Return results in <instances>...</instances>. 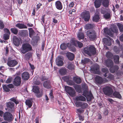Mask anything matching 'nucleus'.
I'll use <instances>...</instances> for the list:
<instances>
[{"label":"nucleus","mask_w":123,"mask_h":123,"mask_svg":"<svg viewBox=\"0 0 123 123\" xmlns=\"http://www.w3.org/2000/svg\"><path fill=\"white\" fill-rule=\"evenodd\" d=\"M106 66L109 67H110V71L111 73H113L117 70L118 69V67L117 66L113 67V62L112 60L108 59L106 62Z\"/></svg>","instance_id":"obj_1"},{"label":"nucleus","mask_w":123,"mask_h":123,"mask_svg":"<svg viewBox=\"0 0 123 123\" xmlns=\"http://www.w3.org/2000/svg\"><path fill=\"white\" fill-rule=\"evenodd\" d=\"M113 88V86H106L103 89V91L104 93L106 95L112 97V94L113 91L112 88Z\"/></svg>","instance_id":"obj_2"},{"label":"nucleus","mask_w":123,"mask_h":123,"mask_svg":"<svg viewBox=\"0 0 123 123\" xmlns=\"http://www.w3.org/2000/svg\"><path fill=\"white\" fill-rule=\"evenodd\" d=\"M84 51L86 53L90 56L95 54L96 52L95 48L93 46L85 48Z\"/></svg>","instance_id":"obj_3"},{"label":"nucleus","mask_w":123,"mask_h":123,"mask_svg":"<svg viewBox=\"0 0 123 123\" xmlns=\"http://www.w3.org/2000/svg\"><path fill=\"white\" fill-rule=\"evenodd\" d=\"M31 49V46L29 43H24L22 45L20 51L22 53L25 54Z\"/></svg>","instance_id":"obj_4"},{"label":"nucleus","mask_w":123,"mask_h":123,"mask_svg":"<svg viewBox=\"0 0 123 123\" xmlns=\"http://www.w3.org/2000/svg\"><path fill=\"white\" fill-rule=\"evenodd\" d=\"M3 117L5 121L8 122L12 121L14 119L13 116L12 114L8 112H6L4 113Z\"/></svg>","instance_id":"obj_5"},{"label":"nucleus","mask_w":123,"mask_h":123,"mask_svg":"<svg viewBox=\"0 0 123 123\" xmlns=\"http://www.w3.org/2000/svg\"><path fill=\"white\" fill-rule=\"evenodd\" d=\"M65 89L66 92L70 96L74 97L75 95L76 92L72 88L68 86H65Z\"/></svg>","instance_id":"obj_6"},{"label":"nucleus","mask_w":123,"mask_h":123,"mask_svg":"<svg viewBox=\"0 0 123 123\" xmlns=\"http://www.w3.org/2000/svg\"><path fill=\"white\" fill-rule=\"evenodd\" d=\"M81 17L82 18H84L85 21H88L90 18L89 12L88 11H86L82 13Z\"/></svg>","instance_id":"obj_7"},{"label":"nucleus","mask_w":123,"mask_h":123,"mask_svg":"<svg viewBox=\"0 0 123 123\" xmlns=\"http://www.w3.org/2000/svg\"><path fill=\"white\" fill-rule=\"evenodd\" d=\"M63 58L62 57L58 56L56 60V63L57 65L59 67L62 66L64 63L63 62Z\"/></svg>","instance_id":"obj_8"},{"label":"nucleus","mask_w":123,"mask_h":123,"mask_svg":"<svg viewBox=\"0 0 123 123\" xmlns=\"http://www.w3.org/2000/svg\"><path fill=\"white\" fill-rule=\"evenodd\" d=\"M104 32L110 36L111 37H112L113 36V34L114 32H115L113 30V29L111 28H110L109 29L107 28H105L104 29ZM117 30H115V32H117Z\"/></svg>","instance_id":"obj_9"},{"label":"nucleus","mask_w":123,"mask_h":123,"mask_svg":"<svg viewBox=\"0 0 123 123\" xmlns=\"http://www.w3.org/2000/svg\"><path fill=\"white\" fill-rule=\"evenodd\" d=\"M86 34L91 40H94L96 37L95 33L94 31H88L87 32Z\"/></svg>","instance_id":"obj_10"},{"label":"nucleus","mask_w":123,"mask_h":123,"mask_svg":"<svg viewBox=\"0 0 123 123\" xmlns=\"http://www.w3.org/2000/svg\"><path fill=\"white\" fill-rule=\"evenodd\" d=\"M14 103L11 102H8L6 103V105L9 110V111L12 112L14 111Z\"/></svg>","instance_id":"obj_11"},{"label":"nucleus","mask_w":123,"mask_h":123,"mask_svg":"<svg viewBox=\"0 0 123 123\" xmlns=\"http://www.w3.org/2000/svg\"><path fill=\"white\" fill-rule=\"evenodd\" d=\"M71 44H72L75 46H77L80 48L82 47L83 46L82 43L78 41L75 40L74 39H72L70 41Z\"/></svg>","instance_id":"obj_12"},{"label":"nucleus","mask_w":123,"mask_h":123,"mask_svg":"<svg viewBox=\"0 0 123 123\" xmlns=\"http://www.w3.org/2000/svg\"><path fill=\"white\" fill-rule=\"evenodd\" d=\"M13 40L14 45L17 46H18L21 42V39L16 36L14 37Z\"/></svg>","instance_id":"obj_13"},{"label":"nucleus","mask_w":123,"mask_h":123,"mask_svg":"<svg viewBox=\"0 0 123 123\" xmlns=\"http://www.w3.org/2000/svg\"><path fill=\"white\" fill-rule=\"evenodd\" d=\"M108 38H106L103 39V40L104 43L107 45L110 46L111 44V42H112L113 40L110 37H108Z\"/></svg>","instance_id":"obj_14"},{"label":"nucleus","mask_w":123,"mask_h":123,"mask_svg":"<svg viewBox=\"0 0 123 123\" xmlns=\"http://www.w3.org/2000/svg\"><path fill=\"white\" fill-rule=\"evenodd\" d=\"M39 88L36 86H33V91L34 93L37 94L36 96L38 97H41L42 95V94L39 93Z\"/></svg>","instance_id":"obj_15"},{"label":"nucleus","mask_w":123,"mask_h":123,"mask_svg":"<svg viewBox=\"0 0 123 123\" xmlns=\"http://www.w3.org/2000/svg\"><path fill=\"white\" fill-rule=\"evenodd\" d=\"M14 84L16 86H19L21 84V78L19 76H17L15 78Z\"/></svg>","instance_id":"obj_16"},{"label":"nucleus","mask_w":123,"mask_h":123,"mask_svg":"<svg viewBox=\"0 0 123 123\" xmlns=\"http://www.w3.org/2000/svg\"><path fill=\"white\" fill-rule=\"evenodd\" d=\"M17 63L16 60H12L8 61L7 64L9 66L13 67L17 65Z\"/></svg>","instance_id":"obj_17"},{"label":"nucleus","mask_w":123,"mask_h":123,"mask_svg":"<svg viewBox=\"0 0 123 123\" xmlns=\"http://www.w3.org/2000/svg\"><path fill=\"white\" fill-rule=\"evenodd\" d=\"M22 77L23 79L25 80H27L29 77V74L26 72H25L22 73Z\"/></svg>","instance_id":"obj_18"},{"label":"nucleus","mask_w":123,"mask_h":123,"mask_svg":"<svg viewBox=\"0 0 123 123\" xmlns=\"http://www.w3.org/2000/svg\"><path fill=\"white\" fill-rule=\"evenodd\" d=\"M68 46V47L71 48L72 47L71 45H70V43H68L67 45L65 43H63L61 44L60 46V48L62 50L65 49Z\"/></svg>","instance_id":"obj_19"},{"label":"nucleus","mask_w":123,"mask_h":123,"mask_svg":"<svg viewBox=\"0 0 123 123\" xmlns=\"http://www.w3.org/2000/svg\"><path fill=\"white\" fill-rule=\"evenodd\" d=\"M112 96L114 97L120 99L121 98V96L119 93L117 92H115L113 93Z\"/></svg>","instance_id":"obj_20"},{"label":"nucleus","mask_w":123,"mask_h":123,"mask_svg":"<svg viewBox=\"0 0 123 123\" xmlns=\"http://www.w3.org/2000/svg\"><path fill=\"white\" fill-rule=\"evenodd\" d=\"M56 7L59 10H61L62 8V6L61 2L59 1H57L55 3Z\"/></svg>","instance_id":"obj_21"},{"label":"nucleus","mask_w":123,"mask_h":123,"mask_svg":"<svg viewBox=\"0 0 123 123\" xmlns=\"http://www.w3.org/2000/svg\"><path fill=\"white\" fill-rule=\"evenodd\" d=\"M102 0H96L94 2L95 6L96 8L99 7L101 5Z\"/></svg>","instance_id":"obj_22"},{"label":"nucleus","mask_w":123,"mask_h":123,"mask_svg":"<svg viewBox=\"0 0 123 123\" xmlns=\"http://www.w3.org/2000/svg\"><path fill=\"white\" fill-rule=\"evenodd\" d=\"M75 99L77 101H85L86 100V98L81 95H79L76 97Z\"/></svg>","instance_id":"obj_23"},{"label":"nucleus","mask_w":123,"mask_h":123,"mask_svg":"<svg viewBox=\"0 0 123 123\" xmlns=\"http://www.w3.org/2000/svg\"><path fill=\"white\" fill-rule=\"evenodd\" d=\"M99 67L98 65L96 64L93 68L92 70L94 71L95 73H98L99 71Z\"/></svg>","instance_id":"obj_24"},{"label":"nucleus","mask_w":123,"mask_h":123,"mask_svg":"<svg viewBox=\"0 0 123 123\" xmlns=\"http://www.w3.org/2000/svg\"><path fill=\"white\" fill-rule=\"evenodd\" d=\"M95 80L96 81L99 83H101L103 82V80L102 78L98 76H96Z\"/></svg>","instance_id":"obj_25"},{"label":"nucleus","mask_w":123,"mask_h":123,"mask_svg":"<svg viewBox=\"0 0 123 123\" xmlns=\"http://www.w3.org/2000/svg\"><path fill=\"white\" fill-rule=\"evenodd\" d=\"M16 27L20 29L27 28L26 26L22 24H18L16 25Z\"/></svg>","instance_id":"obj_26"},{"label":"nucleus","mask_w":123,"mask_h":123,"mask_svg":"<svg viewBox=\"0 0 123 123\" xmlns=\"http://www.w3.org/2000/svg\"><path fill=\"white\" fill-rule=\"evenodd\" d=\"M83 95L86 97L87 100L88 101H90L92 98V97L91 95H88L87 94H85V92L83 93Z\"/></svg>","instance_id":"obj_27"},{"label":"nucleus","mask_w":123,"mask_h":123,"mask_svg":"<svg viewBox=\"0 0 123 123\" xmlns=\"http://www.w3.org/2000/svg\"><path fill=\"white\" fill-rule=\"evenodd\" d=\"M59 73L61 75H64L67 73V71L65 68H61L59 70Z\"/></svg>","instance_id":"obj_28"},{"label":"nucleus","mask_w":123,"mask_h":123,"mask_svg":"<svg viewBox=\"0 0 123 123\" xmlns=\"http://www.w3.org/2000/svg\"><path fill=\"white\" fill-rule=\"evenodd\" d=\"M44 86L47 88H49L50 87V83L49 81L45 82L43 84Z\"/></svg>","instance_id":"obj_29"},{"label":"nucleus","mask_w":123,"mask_h":123,"mask_svg":"<svg viewBox=\"0 0 123 123\" xmlns=\"http://www.w3.org/2000/svg\"><path fill=\"white\" fill-rule=\"evenodd\" d=\"M73 79L75 82L77 84L80 83L81 82V80L78 77H73Z\"/></svg>","instance_id":"obj_30"},{"label":"nucleus","mask_w":123,"mask_h":123,"mask_svg":"<svg viewBox=\"0 0 123 123\" xmlns=\"http://www.w3.org/2000/svg\"><path fill=\"white\" fill-rule=\"evenodd\" d=\"M94 26L93 25L91 24H87L85 26V29L88 30L92 28Z\"/></svg>","instance_id":"obj_31"},{"label":"nucleus","mask_w":123,"mask_h":123,"mask_svg":"<svg viewBox=\"0 0 123 123\" xmlns=\"http://www.w3.org/2000/svg\"><path fill=\"white\" fill-rule=\"evenodd\" d=\"M68 59L70 60H72L74 58V55L73 54L69 53L68 54Z\"/></svg>","instance_id":"obj_32"},{"label":"nucleus","mask_w":123,"mask_h":123,"mask_svg":"<svg viewBox=\"0 0 123 123\" xmlns=\"http://www.w3.org/2000/svg\"><path fill=\"white\" fill-rule=\"evenodd\" d=\"M109 3V0H103L102 5L104 6L107 7L108 6Z\"/></svg>","instance_id":"obj_33"},{"label":"nucleus","mask_w":123,"mask_h":123,"mask_svg":"<svg viewBox=\"0 0 123 123\" xmlns=\"http://www.w3.org/2000/svg\"><path fill=\"white\" fill-rule=\"evenodd\" d=\"M74 87L76 91L79 93L81 92V87L79 85H77L74 86Z\"/></svg>","instance_id":"obj_34"},{"label":"nucleus","mask_w":123,"mask_h":123,"mask_svg":"<svg viewBox=\"0 0 123 123\" xmlns=\"http://www.w3.org/2000/svg\"><path fill=\"white\" fill-rule=\"evenodd\" d=\"M25 103L26 105L28 106L29 108L31 107L32 104V101L29 100H26Z\"/></svg>","instance_id":"obj_35"},{"label":"nucleus","mask_w":123,"mask_h":123,"mask_svg":"<svg viewBox=\"0 0 123 123\" xmlns=\"http://www.w3.org/2000/svg\"><path fill=\"white\" fill-rule=\"evenodd\" d=\"M77 36L79 40L83 39L84 38V34L82 32L79 33L77 35Z\"/></svg>","instance_id":"obj_36"},{"label":"nucleus","mask_w":123,"mask_h":123,"mask_svg":"<svg viewBox=\"0 0 123 123\" xmlns=\"http://www.w3.org/2000/svg\"><path fill=\"white\" fill-rule=\"evenodd\" d=\"M99 19V16L98 15H95L93 17V21L97 22L98 21Z\"/></svg>","instance_id":"obj_37"},{"label":"nucleus","mask_w":123,"mask_h":123,"mask_svg":"<svg viewBox=\"0 0 123 123\" xmlns=\"http://www.w3.org/2000/svg\"><path fill=\"white\" fill-rule=\"evenodd\" d=\"M119 57L118 55H115L114 56V61L115 63H118L119 62Z\"/></svg>","instance_id":"obj_38"},{"label":"nucleus","mask_w":123,"mask_h":123,"mask_svg":"<svg viewBox=\"0 0 123 123\" xmlns=\"http://www.w3.org/2000/svg\"><path fill=\"white\" fill-rule=\"evenodd\" d=\"M117 25L120 31H123V25L121 24L118 23L117 24Z\"/></svg>","instance_id":"obj_39"},{"label":"nucleus","mask_w":123,"mask_h":123,"mask_svg":"<svg viewBox=\"0 0 123 123\" xmlns=\"http://www.w3.org/2000/svg\"><path fill=\"white\" fill-rule=\"evenodd\" d=\"M88 106V104L86 103H82L81 105V107L83 109H85Z\"/></svg>","instance_id":"obj_40"},{"label":"nucleus","mask_w":123,"mask_h":123,"mask_svg":"<svg viewBox=\"0 0 123 123\" xmlns=\"http://www.w3.org/2000/svg\"><path fill=\"white\" fill-rule=\"evenodd\" d=\"M102 71L105 74H104V76L105 77H106L107 76L106 74L109 72L108 70L106 68H103L102 69Z\"/></svg>","instance_id":"obj_41"},{"label":"nucleus","mask_w":123,"mask_h":123,"mask_svg":"<svg viewBox=\"0 0 123 123\" xmlns=\"http://www.w3.org/2000/svg\"><path fill=\"white\" fill-rule=\"evenodd\" d=\"M3 87L4 90L6 92H9L10 90L7 86H6V85H4L3 86Z\"/></svg>","instance_id":"obj_42"},{"label":"nucleus","mask_w":123,"mask_h":123,"mask_svg":"<svg viewBox=\"0 0 123 123\" xmlns=\"http://www.w3.org/2000/svg\"><path fill=\"white\" fill-rule=\"evenodd\" d=\"M11 30L12 32L15 34H16L18 33V31L16 28H12L11 29Z\"/></svg>","instance_id":"obj_43"},{"label":"nucleus","mask_w":123,"mask_h":123,"mask_svg":"<svg viewBox=\"0 0 123 123\" xmlns=\"http://www.w3.org/2000/svg\"><path fill=\"white\" fill-rule=\"evenodd\" d=\"M90 61L89 59L87 58H85L84 60H82L81 62L82 63L85 64L89 62Z\"/></svg>","instance_id":"obj_44"},{"label":"nucleus","mask_w":123,"mask_h":123,"mask_svg":"<svg viewBox=\"0 0 123 123\" xmlns=\"http://www.w3.org/2000/svg\"><path fill=\"white\" fill-rule=\"evenodd\" d=\"M10 100L11 101L14 102L16 104H18V101L15 98H11Z\"/></svg>","instance_id":"obj_45"},{"label":"nucleus","mask_w":123,"mask_h":123,"mask_svg":"<svg viewBox=\"0 0 123 123\" xmlns=\"http://www.w3.org/2000/svg\"><path fill=\"white\" fill-rule=\"evenodd\" d=\"M106 56L108 58H110L113 55L110 52H109L106 53Z\"/></svg>","instance_id":"obj_46"},{"label":"nucleus","mask_w":123,"mask_h":123,"mask_svg":"<svg viewBox=\"0 0 123 123\" xmlns=\"http://www.w3.org/2000/svg\"><path fill=\"white\" fill-rule=\"evenodd\" d=\"M10 34H5L4 35L3 38L5 40H6L9 38V36Z\"/></svg>","instance_id":"obj_47"},{"label":"nucleus","mask_w":123,"mask_h":123,"mask_svg":"<svg viewBox=\"0 0 123 123\" xmlns=\"http://www.w3.org/2000/svg\"><path fill=\"white\" fill-rule=\"evenodd\" d=\"M4 27V25L2 21L0 20V29H2Z\"/></svg>","instance_id":"obj_48"},{"label":"nucleus","mask_w":123,"mask_h":123,"mask_svg":"<svg viewBox=\"0 0 123 123\" xmlns=\"http://www.w3.org/2000/svg\"><path fill=\"white\" fill-rule=\"evenodd\" d=\"M68 68L69 69L71 70L74 68V66L72 64H69L68 66Z\"/></svg>","instance_id":"obj_49"},{"label":"nucleus","mask_w":123,"mask_h":123,"mask_svg":"<svg viewBox=\"0 0 123 123\" xmlns=\"http://www.w3.org/2000/svg\"><path fill=\"white\" fill-rule=\"evenodd\" d=\"M105 18L106 19H108L110 18V13H105L104 15Z\"/></svg>","instance_id":"obj_50"},{"label":"nucleus","mask_w":123,"mask_h":123,"mask_svg":"<svg viewBox=\"0 0 123 123\" xmlns=\"http://www.w3.org/2000/svg\"><path fill=\"white\" fill-rule=\"evenodd\" d=\"M12 80V77H9L6 81V83H9L11 82Z\"/></svg>","instance_id":"obj_51"},{"label":"nucleus","mask_w":123,"mask_h":123,"mask_svg":"<svg viewBox=\"0 0 123 123\" xmlns=\"http://www.w3.org/2000/svg\"><path fill=\"white\" fill-rule=\"evenodd\" d=\"M30 32V36L31 37L32 36V34L34 33V31L31 28L29 29Z\"/></svg>","instance_id":"obj_52"},{"label":"nucleus","mask_w":123,"mask_h":123,"mask_svg":"<svg viewBox=\"0 0 123 123\" xmlns=\"http://www.w3.org/2000/svg\"><path fill=\"white\" fill-rule=\"evenodd\" d=\"M76 11V9H73L70 10L69 11V13L70 14H74Z\"/></svg>","instance_id":"obj_53"},{"label":"nucleus","mask_w":123,"mask_h":123,"mask_svg":"<svg viewBox=\"0 0 123 123\" xmlns=\"http://www.w3.org/2000/svg\"><path fill=\"white\" fill-rule=\"evenodd\" d=\"M84 110L81 109H78L77 110V111L78 113H82L84 112Z\"/></svg>","instance_id":"obj_54"},{"label":"nucleus","mask_w":123,"mask_h":123,"mask_svg":"<svg viewBox=\"0 0 123 123\" xmlns=\"http://www.w3.org/2000/svg\"><path fill=\"white\" fill-rule=\"evenodd\" d=\"M82 103L81 102H76L75 103V105L76 107H79L80 106L81 107V104Z\"/></svg>","instance_id":"obj_55"},{"label":"nucleus","mask_w":123,"mask_h":123,"mask_svg":"<svg viewBox=\"0 0 123 123\" xmlns=\"http://www.w3.org/2000/svg\"><path fill=\"white\" fill-rule=\"evenodd\" d=\"M4 31L5 32V33H7L6 34H10V32L9 31V30L7 29L6 28L4 30Z\"/></svg>","instance_id":"obj_56"},{"label":"nucleus","mask_w":123,"mask_h":123,"mask_svg":"<svg viewBox=\"0 0 123 123\" xmlns=\"http://www.w3.org/2000/svg\"><path fill=\"white\" fill-rule=\"evenodd\" d=\"M42 5L41 4L39 3L36 6L37 8H36V9L37 10L38 9L40 8V6Z\"/></svg>","instance_id":"obj_57"},{"label":"nucleus","mask_w":123,"mask_h":123,"mask_svg":"<svg viewBox=\"0 0 123 123\" xmlns=\"http://www.w3.org/2000/svg\"><path fill=\"white\" fill-rule=\"evenodd\" d=\"M79 120L81 121H83L84 120V117L81 116H79Z\"/></svg>","instance_id":"obj_58"},{"label":"nucleus","mask_w":123,"mask_h":123,"mask_svg":"<svg viewBox=\"0 0 123 123\" xmlns=\"http://www.w3.org/2000/svg\"><path fill=\"white\" fill-rule=\"evenodd\" d=\"M74 5V3L73 2H71L69 5V6L70 7H73Z\"/></svg>","instance_id":"obj_59"},{"label":"nucleus","mask_w":123,"mask_h":123,"mask_svg":"<svg viewBox=\"0 0 123 123\" xmlns=\"http://www.w3.org/2000/svg\"><path fill=\"white\" fill-rule=\"evenodd\" d=\"M119 37L120 40L121 41H123V34L120 35Z\"/></svg>","instance_id":"obj_60"},{"label":"nucleus","mask_w":123,"mask_h":123,"mask_svg":"<svg viewBox=\"0 0 123 123\" xmlns=\"http://www.w3.org/2000/svg\"><path fill=\"white\" fill-rule=\"evenodd\" d=\"M7 86L9 88H12L13 87V85L12 84H9Z\"/></svg>","instance_id":"obj_61"},{"label":"nucleus","mask_w":123,"mask_h":123,"mask_svg":"<svg viewBox=\"0 0 123 123\" xmlns=\"http://www.w3.org/2000/svg\"><path fill=\"white\" fill-rule=\"evenodd\" d=\"M114 51L116 52L117 53L119 51L118 50V51H117V50H118V48H117V47H116L115 46V47H114Z\"/></svg>","instance_id":"obj_62"},{"label":"nucleus","mask_w":123,"mask_h":123,"mask_svg":"<svg viewBox=\"0 0 123 123\" xmlns=\"http://www.w3.org/2000/svg\"><path fill=\"white\" fill-rule=\"evenodd\" d=\"M49 95L51 98H53V96L52 92L51 91L49 93Z\"/></svg>","instance_id":"obj_63"},{"label":"nucleus","mask_w":123,"mask_h":123,"mask_svg":"<svg viewBox=\"0 0 123 123\" xmlns=\"http://www.w3.org/2000/svg\"><path fill=\"white\" fill-rule=\"evenodd\" d=\"M4 114L3 112L2 111L0 110V116L2 117L3 115H4Z\"/></svg>","instance_id":"obj_64"}]
</instances>
